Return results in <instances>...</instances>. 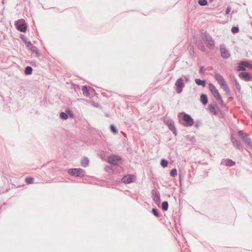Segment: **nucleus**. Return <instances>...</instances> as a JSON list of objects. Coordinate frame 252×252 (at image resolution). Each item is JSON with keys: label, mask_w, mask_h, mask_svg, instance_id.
Wrapping results in <instances>:
<instances>
[{"label": "nucleus", "mask_w": 252, "mask_h": 252, "mask_svg": "<svg viewBox=\"0 0 252 252\" xmlns=\"http://www.w3.org/2000/svg\"><path fill=\"white\" fill-rule=\"evenodd\" d=\"M32 68L31 66H27L25 68L24 73L26 75H30L32 72Z\"/></svg>", "instance_id": "obj_26"}, {"label": "nucleus", "mask_w": 252, "mask_h": 252, "mask_svg": "<svg viewBox=\"0 0 252 252\" xmlns=\"http://www.w3.org/2000/svg\"><path fill=\"white\" fill-rule=\"evenodd\" d=\"M123 163V160L122 158L118 155H111V171L114 172L113 169V166H118L117 172L121 171V168L120 166L122 165Z\"/></svg>", "instance_id": "obj_2"}, {"label": "nucleus", "mask_w": 252, "mask_h": 252, "mask_svg": "<svg viewBox=\"0 0 252 252\" xmlns=\"http://www.w3.org/2000/svg\"><path fill=\"white\" fill-rule=\"evenodd\" d=\"M34 179L32 177H28L25 179V182L28 184H32L34 182Z\"/></svg>", "instance_id": "obj_28"}, {"label": "nucleus", "mask_w": 252, "mask_h": 252, "mask_svg": "<svg viewBox=\"0 0 252 252\" xmlns=\"http://www.w3.org/2000/svg\"><path fill=\"white\" fill-rule=\"evenodd\" d=\"M230 8L227 7L225 10L226 14H228L230 13Z\"/></svg>", "instance_id": "obj_41"}, {"label": "nucleus", "mask_w": 252, "mask_h": 252, "mask_svg": "<svg viewBox=\"0 0 252 252\" xmlns=\"http://www.w3.org/2000/svg\"><path fill=\"white\" fill-rule=\"evenodd\" d=\"M152 196L154 202L158 205L160 203V198L159 193L157 192L156 189L152 190Z\"/></svg>", "instance_id": "obj_16"}, {"label": "nucleus", "mask_w": 252, "mask_h": 252, "mask_svg": "<svg viewBox=\"0 0 252 252\" xmlns=\"http://www.w3.org/2000/svg\"><path fill=\"white\" fill-rule=\"evenodd\" d=\"M160 165L163 167H166L168 165V161L165 159H162L160 161Z\"/></svg>", "instance_id": "obj_31"}, {"label": "nucleus", "mask_w": 252, "mask_h": 252, "mask_svg": "<svg viewBox=\"0 0 252 252\" xmlns=\"http://www.w3.org/2000/svg\"><path fill=\"white\" fill-rule=\"evenodd\" d=\"M248 146L252 150V142Z\"/></svg>", "instance_id": "obj_45"}, {"label": "nucleus", "mask_w": 252, "mask_h": 252, "mask_svg": "<svg viewBox=\"0 0 252 252\" xmlns=\"http://www.w3.org/2000/svg\"><path fill=\"white\" fill-rule=\"evenodd\" d=\"M89 163V159L87 157H84L81 160V165L83 167H86L88 166Z\"/></svg>", "instance_id": "obj_22"}, {"label": "nucleus", "mask_w": 252, "mask_h": 252, "mask_svg": "<svg viewBox=\"0 0 252 252\" xmlns=\"http://www.w3.org/2000/svg\"><path fill=\"white\" fill-rule=\"evenodd\" d=\"M198 3L201 6H205L207 4V0H198Z\"/></svg>", "instance_id": "obj_33"}, {"label": "nucleus", "mask_w": 252, "mask_h": 252, "mask_svg": "<svg viewBox=\"0 0 252 252\" xmlns=\"http://www.w3.org/2000/svg\"><path fill=\"white\" fill-rule=\"evenodd\" d=\"M200 101L204 105L206 104L208 102L207 96L205 94H202L200 96Z\"/></svg>", "instance_id": "obj_24"}, {"label": "nucleus", "mask_w": 252, "mask_h": 252, "mask_svg": "<svg viewBox=\"0 0 252 252\" xmlns=\"http://www.w3.org/2000/svg\"><path fill=\"white\" fill-rule=\"evenodd\" d=\"M200 49L202 51H204L205 50V46L202 44L201 46H200Z\"/></svg>", "instance_id": "obj_44"}, {"label": "nucleus", "mask_w": 252, "mask_h": 252, "mask_svg": "<svg viewBox=\"0 0 252 252\" xmlns=\"http://www.w3.org/2000/svg\"><path fill=\"white\" fill-rule=\"evenodd\" d=\"M105 171L109 173L110 172V166L109 165H107L105 168Z\"/></svg>", "instance_id": "obj_40"}, {"label": "nucleus", "mask_w": 252, "mask_h": 252, "mask_svg": "<svg viewBox=\"0 0 252 252\" xmlns=\"http://www.w3.org/2000/svg\"><path fill=\"white\" fill-rule=\"evenodd\" d=\"M208 108L211 113H213L215 115L217 114V112L216 109L215 108L214 106L212 104H209Z\"/></svg>", "instance_id": "obj_27"}, {"label": "nucleus", "mask_w": 252, "mask_h": 252, "mask_svg": "<svg viewBox=\"0 0 252 252\" xmlns=\"http://www.w3.org/2000/svg\"><path fill=\"white\" fill-rule=\"evenodd\" d=\"M238 134L247 145H249L251 142H252V139L248 137L242 130L239 131Z\"/></svg>", "instance_id": "obj_15"}, {"label": "nucleus", "mask_w": 252, "mask_h": 252, "mask_svg": "<svg viewBox=\"0 0 252 252\" xmlns=\"http://www.w3.org/2000/svg\"><path fill=\"white\" fill-rule=\"evenodd\" d=\"M106 116L107 117H108V116H109V114H106Z\"/></svg>", "instance_id": "obj_47"}, {"label": "nucleus", "mask_w": 252, "mask_h": 252, "mask_svg": "<svg viewBox=\"0 0 252 252\" xmlns=\"http://www.w3.org/2000/svg\"><path fill=\"white\" fill-rule=\"evenodd\" d=\"M17 29L21 32H25L27 30V25L24 21L18 20L15 23Z\"/></svg>", "instance_id": "obj_6"}, {"label": "nucleus", "mask_w": 252, "mask_h": 252, "mask_svg": "<svg viewBox=\"0 0 252 252\" xmlns=\"http://www.w3.org/2000/svg\"><path fill=\"white\" fill-rule=\"evenodd\" d=\"M246 67H248L249 68H252V64L249 63L246 61H241L238 63V66L237 67L238 71H244L246 70Z\"/></svg>", "instance_id": "obj_9"}, {"label": "nucleus", "mask_w": 252, "mask_h": 252, "mask_svg": "<svg viewBox=\"0 0 252 252\" xmlns=\"http://www.w3.org/2000/svg\"><path fill=\"white\" fill-rule=\"evenodd\" d=\"M228 99L229 100L231 101L233 99V98L232 96H230Z\"/></svg>", "instance_id": "obj_46"}, {"label": "nucleus", "mask_w": 252, "mask_h": 252, "mask_svg": "<svg viewBox=\"0 0 252 252\" xmlns=\"http://www.w3.org/2000/svg\"><path fill=\"white\" fill-rule=\"evenodd\" d=\"M183 120L186 122V124H184L185 126H190L193 125V120L189 114H184L183 116Z\"/></svg>", "instance_id": "obj_13"}, {"label": "nucleus", "mask_w": 252, "mask_h": 252, "mask_svg": "<svg viewBox=\"0 0 252 252\" xmlns=\"http://www.w3.org/2000/svg\"><path fill=\"white\" fill-rule=\"evenodd\" d=\"M195 82L197 85L202 86L203 87H205L206 85L205 81L204 80H201L200 79H195Z\"/></svg>", "instance_id": "obj_25"}, {"label": "nucleus", "mask_w": 252, "mask_h": 252, "mask_svg": "<svg viewBox=\"0 0 252 252\" xmlns=\"http://www.w3.org/2000/svg\"><path fill=\"white\" fill-rule=\"evenodd\" d=\"M215 78L226 94L230 95L231 92L222 76L219 73L216 72L215 73Z\"/></svg>", "instance_id": "obj_1"}, {"label": "nucleus", "mask_w": 252, "mask_h": 252, "mask_svg": "<svg viewBox=\"0 0 252 252\" xmlns=\"http://www.w3.org/2000/svg\"><path fill=\"white\" fill-rule=\"evenodd\" d=\"M99 156L103 160L107 161L110 164V154L108 152L102 150L99 153Z\"/></svg>", "instance_id": "obj_12"}, {"label": "nucleus", "mask_w": 252, "mask_h": 252, "mask_svg": "<svg viewBox=\"0 0 252 252\" xmlns=\"http://www.w3.org/2000/svg\"><path fill=\"white\" fill-rule=\"evenodd\" d=\"M4 0H2V3H4Z\"/></svg>", "instance_id": "obj_48"}, {"label": "nucleus", "mask_w": 252, "mask_h": 252, "mask_svg": "<svg viewBox=\"0 0 252 252\" xmlns=\"http://www.w3.org/2000/svg\"><path fill=\"white\" fill-rule=\"evenodd\" d=\"M231 142H232L233 145L234 146H236V147L238 149H239L240 150H243V148H242L240 142L238 140H237L234 137L232 136L231 138Z\"/></svg>", "instance_id": "obj_20"}, {"label": "nucleus", "mask_w": 252, "mask_h": 252, "mask_svg": "<svg viewBox=\"0 0 252 252\" xmlns=\"http://www.w3.org/2000/svg\"><path fill=\"white\" fill-rule=\"evenodd\" d=\"M220 51L222 58L224 59H227L230 57V54L226 49L222 48L220 46Z\"/></svg>", "instance_id": "obj_17"}, {"label": "nucleus", "mask_w": 252, "mask_h": 252, "mask_svg": "<svg viewBox=\"0 0 252 252\" xmlns=\"http://www.w3.org/2000/svg\"><path fill=\"white\" fill-rule=\"evenodd\" d=\"M202 39L208 48L213 49L215 47V42L213 38L207 32L202 34Z\"/></svg>", "instance_id": "obj_5"}, {"label": "nucleus", "mask_w": 252, "mask_h": 252, "mask_svg": "<svg viewBox=\"0 0 252 252\" xmlns=\"http://www.w3.org/2000/svg\"><path fill=\"white\" fill-rule=\"evenodd\" d=\"M170 175L172 177H175L177 175V171L176 168H173L170 172Z\"/></svg>", "instance_id": "obj_32"}, {"label": "nucleus", "mask_w": 252, "mask_h": 252, "mask_svg": "<svg viewBox=\"0 0 252 252\" xmlns=\"http://www.w3.org/2000/svg\"><path fill=\"white\" fill-rule=\"evenodd\" d=\"M184 78H185V80H186L187 81H189V78H190V77H189V75L184 76Z\"/></svg>", "instance_id": "obj_43"}, {"label": "nucleus", "mask_w": 252, "mask_h": 252, "mask_svg": "<svg viewBox=\"0 0 252 252\" xmlns=\"http://www.w3.org/2000/svg\"><path fill=\"white\" fill-rule=\"evenodd\" d=\"M101 186L103 187H106L107 188H110V182L108 180L103 181L101 183Z\"/></svg>", "instance_id": "obj_30"}, {"label": "nucleus", "mask_w": 252, "mask_h": 252, "mask_svg": "<svg viewBox=\"0 0 252 252\" xmlns=\"http://www.w3.org/2000/svg\"><path fill=\"white\" fill-rule=\"evenodd\" d=\"M110 94V92L108 91H103L101 92V94L105 97H109Z\"/></svg>", "instance_id": "obj_37"}, {"label": "nucleus", "mask_w": 252, "mask_h": 252, "mask_svg": "<svg viewBox=\"0 0 252 252\" xmlns=\"http://www.w3.org/2000/svg\"><path fill=\"white\" fill-rule=\"evenodd\" d=\"M164 122L168 126L170 130L172 131L173 133L176 134V129L174 126V122L171 119H165L164 120Z\"/></svg>", "instance_id": "obj_11"}, {"label": "nucleus", "mask_w": 252, "mask_h": 252, "mask_svg": "<svg viewBox=\"0 0 252 252\" xmlns=\"http://www.w3.org/2000/svg\"><path fill=\"white\" fill-rule=\"evenodd\" d=\"M60 117L63 120H66L68 118H73L74 114L71 110L66 109L65 112H62L60 113Z\"/></svg>", "instance_id": "obj_7"}, {"label": "nucleus", "mask_w": 252, "mask_h": 252, "mask_svg": "<svg viewBox=\"0 0 252 252\" xmlns=\"http://www.w3.org/2000/svg\"><path fill=\"white\" fill-rule=\"evenodd\" d=\"M239 76L246 81H248L251 79V76L248 72H242L239 73Z\"/></svg>", "instance_id": "obj_21"}, {"label": "nucleus", "mask_w": 252, "mask_h": 252, "mask_svg": "<svg viewBox=\"0 0 252 252\" xmlns=\"http://www.w3.org/2000/svg\"><path fill=\"white\" fill-rule=\"evenodd\" d=\"M92 104L95 107H98L99 106L97 103H95L94 101L92 102Z\"/></svg>", "instance_id": "obj_42"}, {"label": "nucleus", "mask_w": 252, "mask_h": 252, "mask_svg": "<svg viewBox=\"0 0 252 252\" xmlns=\"http://www.w3.org/2000/svg\"><path fill=\"white\" fill-rule=\"evenodd\" d=\"M239 28L238 27H233L231 29V32L233 33H237L239 32Z\"/></svg>", "instance_id": "obj_35"}, {"label": "nucleus", "mask_w": 252, "mask_h": 252, "mask_svg": "<svg viewBox=\"0 0 252 252\" xmlns=\"http://www.w3.org/2000/svg\"><path fill=\"white\" fill-rule=\"evenodd\" d=\"M224 164L226 166L231 167L235 164V162L230 159H227L224 161Z\"/></svg>", "instance_id": "obj_23"}, {"label": "nucleus", "mask_w": 252, "mask_h": 252, "mask_svg": "<svg viewBox=\"0 0 252 252\" xmlns=\"http://www.w3.org/2000/svg\"><path fill=\"white\" fill-rule=\"evenodd\" d=\"M28 49L30 50L32 53L35 54L36 57H39L41 55L38 48L32 44V46H30Z\"/></svg>", "instance_id": "obj_19"}, {"label": "nucleus", "mask_w": 252, "mask_h": 252, "mask_svg": "<svg viewBox=\"0 0 252 252\" xmlns=\"http://www.w3.org/2000/svg\"><path fill=\"white\" fill-rule=\"evenodd\" d=\"M251 117H252V114Z\"/></svg>", "instance_id": "obj_49"}, {"label": "nucleus", "mask_w": 252, "mask_h": 252, "mask_svg": "<svg viewBox=\"0 0 252 252\" xmlns=\"http://www.w3.org/2000/svg\"><path fill=\"white\" fill-rule=\"evenodd\" d=\"M82 90L83 95L86 97H88L92 93L96 94L94 89L87 85L83 86Z\"/></svg>", "instance_id": "obj_8"}, {"label": "nucleus", "mask_w": 252, "mask_h": 252, "mask_svg": "<svg viewBox=\"0 0 252 252\" xmlns=\"http://www.w3.org/2000/svg\"><path fill=\"white\" fill-rule=\"evenodd\" d=\"M235 83L236 85V89L238 90V91H240L241 90V86L238 82L236 79L235 80Z\"/></svg>", "instance_id": "obj_38"}, {"label": "nucleus", "mask_w": 252, "mask_h": 252, "mask_svg": "<svg viewBox=\"0 0 252 252\" xmlns=\"http://www.w3.org/2000/svg\"><path fill=\"white\" fill-rule=\"evenodd\" d=\"M67 172L70 176L73 177L83 178L86 176L85 170L80 168L69 169Z\"/></svg>", "instance_id": "obj_3"}, {"label": "nucleus", "mask_w": 252, "mask_h": 252, "mask_svg": "<svg viewBox=\"0 0 252 252\" xmlns=\"http://www.w3.org/2000/svg\"><path fill=\"white\" fill-rule=\"evenodd\" d=\"M209 88L216 100L219 101L221 105H223V101L216 87L213 84L209 83Z\"/></svg>", "instance_id": "obj_4"}, {"label": "nucleus", "mask_w": 252, "mask_h": 252, "mask_svg": "<svg viewBox=\"0 0 252 252\" xmlns=\"http://www.w3.org/2000/svg\"><path fill=\"white\" fill-rule=\"evenodd\" d=\"M162 209L163 211H167L168 208V203L167 201H163L161 204Z\"/></svg>", "instance_id": "obj_29"}, {"label": "nucleus", "mask_w": 252, "mask_h": 252, "mask_svg": "<svg viewBox=\"0 0 252 252\" xmlns=\"http://www.w3.org/2000/svg\"><path fill=\"white\" fill-rule=\"evenodd\" d=\"M20 38L23 40V41L25 43V45L28 49L30 46H32V42L28 40L26 35L24 34H21Z\"/></svg>", "instance_id": "obj_18"}, {"label": "nucleus", "mask_w": 252, "mask_h": 252, "mask_svg": "<svg viewBox=\"0 0 252 252\" xmlns=\"http://www.w3.org/2000/svg\"><path fill=\"white\" fill-rule=\"evenodd\" d=\"M152 212L153 213V214L157 217H159L160 215L159 214V213H158V210L157 209H155V208H153L152 209Z\"/></svg>", "instance_id": "obj_34"}, {"label": "nucleus", "mask_w": 252, "mask_h": 252, "mask_svg": "<svg viewBox=\"0 0 252 252\" xmlns=\"http://www.w3.org/2000/svg\"><path fill=\"white\" fill-rule=\"evenodd\" d=\"M135 180V176L134 175L128 174L124 176L122 179L123 183L129 184L133 182Z\"/></svg>", "instance_id": "obj_14"}, {"label": "nucleus", "mask_w": 252, "mask_h": 252, "mask_svg": "<svg viewBox=\"0 0 252 252\" xmlns=\"http://www.w3.org/2000/svg\"><path fill=\"white\" fill-rule=\"evenodd\" d=\"M175 85L176 87V92L178 94L181 93L182 92L183 88L185 87L183 79L182 78H178L176 80Z\"/></svg>", "instance_id": "obj_10"}, {"label": "nucleus", "mask_w": 252, "mask_h": 252, "mask_svg": "<svg viewBox=\"0 0 252 252\" xmlns=\"http://www.w3.org/2000/svg\"><path fill=\"white\" fill-rule=\"evenodd\" d=\"M111 132H112L115 134L118 133L117 129L114 125H111Z\"/></svg>", "instance_id": "obj_36"}, {"label": "nucleus", "mask_w": 252, "mask_h": 252, "mask_svg": "<svg viewBox=\"0 0 252 252\" xmlns=\"http://www.w3.org/2000/svg\"><path fill=\"white\" fill-rule=\"evenodd\" d=\"M200 73L201 74H204L205 73V69L204 67L201 66L200 68Z\"/></svg>", "instance_id": "obj_39"}]
</instances>
